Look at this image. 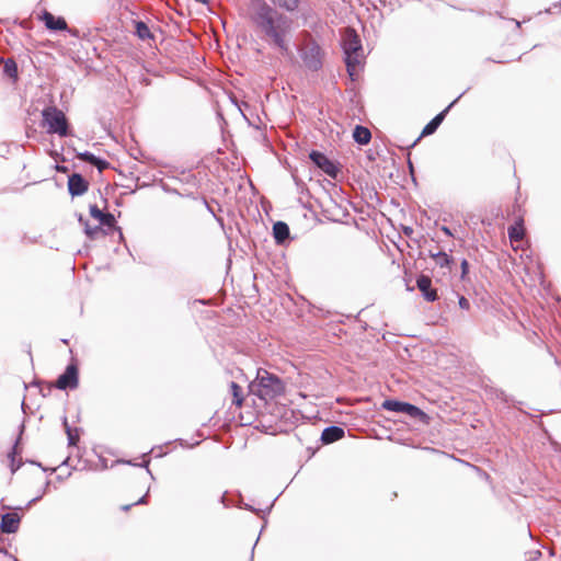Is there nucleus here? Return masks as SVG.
Masks as SVG:
<instances>
[{
    "label": "nucleus",
    "mask_w": 561,
    "mask_h": 561,
    "mask_svg": "<svg viewBox=\"0 0 561 561\" xmlns=\"http://www.w3.org/2000/svg\"><path fill=\"white\" fill-rule=\"evenodd\" d=\"M252 20L256 26L276 45L283 53L288 54L286 35L290 24L287 18L279 14L266 3L260 4L252 13Z\"/></svg>",
    "instance_id": "obj_1"
},
{
    "label": "nucleus",
    "mask_w": 561,
    "mask_h": 561,
    "mask_svg": "<svg viewBox=\"0 0 561 561\" xmlns=\"http://www.w3.org/2000/svg\"><path fill=\"white\" fill-rule=\"evenodd\" d=\"M283 391L284 385L282 380L264 369H259L256 378L249 385V392L264 401L276 398Z\"/></svg>",
    "instance_id": "obj_2"
},
{
    "label": "nucleus",
    "mask_w": 561,
    "mask_h": 561,
    "mask_svg": "<svg viewBox=\"0 0 561 561\" xmlns=\"http://www.w3.org/2000/svg\"><path fill=\"white\" fill-rule=\"evenodd\" d=\"M342 45L345 54L347 71L351 77H354L356 68L362 64L363 59L360 39L354 30H344L342 35Z\"/></svg>",
    "instance_id": "obj_3"
},
{
    "label": "nucleus",
    "mask_w": 561,
    "mask_h": 561,
    "mask_svg": "<svg viewBox=\"0 0 561 561\" xmlns=\"http://www.w3.org/2000/svg\"><path fill=\"white\" fill-rule=\"evenodd\" d=\"M42 115L48 133L58 134L61 137L67 136L68 124L65 114L60 110L49 106L43 111Z\"/></svg>",
    "instance_id": "obj_4"
},
{
    "label": "nucleus",
    "mask_w": 561,
    "mask_h": 561,
    "mask_svg": "<svg viewBox=\"0 0 561 561\" xmlns=\"http://www.w3.org/2000/svg\"><path fill=\"white\" fill-rule=\"evenodd\" d=\"M385 410L405 413L414 419H423L425 417V413L419 409L417 407L407 403L400 402L396 400H385L381 405Z\"/></svg>",
    "instance_id": "obj_5"
},
{
    "label": "nucleus",
    "mask_w": 561,
    "mask_h": 561,
    "mask_svg": "<svg viewBox=\"0 0 561 561\" xmlns=\"http://www.w3.org/2000/svg\"><path fill=\"white\" fill-rule=\"evenodd\" d=\"M302 59L311 70H318L321 67V49L316 43H308L302 48Z\"/></svg>",
    "instance_id": "obj_6"
},
{
    "label": "nucleus",
    "mask_w": 561,
    "mask_h": 561,
    "mask_svg": "<svg viewBox=\"0 0 561 561\" xmlns=\"http://www.w3.org/2000/svg\"><path fill=\"white\" fill-rule=\"evenodd\" d=\"M59 389H73L78 386V369L75 365H69L65 373L59 376L56 383Z\"/></svg>",
    "instance_id": "obj_7"
},
{
    "label": "nucleus",
    "mask_w": 561,
    "mask_h": 561,
    "mask_svg": "<svg viewBox=\"0 0 561 561\" xmlns=\"http://www.w3.org/2000/svg\"><path fill=\"white\" fill-rule=\"evenodd\" d=\"M310 159L328 175H330V176L336 175V172H337L336 167L323 153L318 152V151H312L310 153Z\"/></svg>",
    "instance_id": "obj_8"
},
{
    "label": "nucleus",
    "mask_w": 561,
    "mask_h": 561,
    "mask_svg": "<svg viewBox=\"0 0 561 561\" xmlns=\"http://www.w3.org/2000/svg\"><path fill=\"white\" fill-rule=\"evenodd\" d=\"M20 525V516L16 513H7L1 518V530L5 534L15 533Z\"/></svg>",
    "instance_id": "obj_9"
},
{
    "label": "nucleus",
    "mask_w": 561,
    "mask_h": 561,
    "mask_svg": "<svg viewBox=\"0 0 561 561\" xmlns=\"http://www.w3.org/2000/svg\"><path fill=\"white\" fill-rule=\"evenodd\" d=\"M42 21L44 22L45 26L51 31H64L67 28L65 19L57 18L47 11L43 13Z\"/></svg>",
    "instance_id": "obj_10"
},
{
    "label": "nucleus",
    "mask_w": 561,
    "mask_h": 561,
    "mask_svg": "<svg viewBox=\"0 0 561 561\" xmlns=\"http://www.w3.org/2000/svg\"><path fill=\"white\" fill-rule=\"evenodd\" d=\"M417 288L422 291L423 296L428 301H434L437 298L436 290L432 289V280L427 276H420L416 282Z\"/></svg>",
    "instance_id": "obj_11"
},
{
    "label": "nucleus",
    "mask_w": 561,
    "mask_h": 561,
    "mask_svg": "<svg viewBox=\"0 0 561 561\" xmlns=\"http://www.w3.org/2000/svg\"><path fill=\"white\" fill-rule=\"evenodd\" d=\"M68 187L71 195H81L87 188V182L79 174H72L68 180Z\"/></svg>",
    "instance_id": "obj_12"
},
{
    "label": "nucleus",
    "mask_w": 561,
    "mask_h": 561,
    "mask_svg": "<svg viewBox=\"0 0 561 561\" xmlns=\"http://www.w3.org/2000/svg\"><path fill=\"white\" fill-rule=\"evenodd\" d=\"M135 34L138 36L139 39L144 42L150 43L151 41H154V34L151 32L149 26L142 22V21H135Z\"/></svg>",
    "instance_id": "obj_13"
},
{
    "label": "nucleus",
    "mask_w": 561,
    "mask_h": 561,
    "mask_svg": "<svg viewBox=\"0 0 561 561\" xmlns=\"http://www.w3.org/2000/svg\"><path fill=\"white\" fill-rule=\"evenodd\" d=\"M344 436V430L337 426L327 427L321 435V439L325 444H331Z\"/></svg>",
    "instance_id": "obj_14"
},
{
    "label": "nucleus",
    "mask_w": 561,
    "mask_h": 561,
    "mask_svg": "<svg viewBox=\"0 0 561 561\" xmlns=\"http://www.w3.org/2000/svg\"><path fill=\"white\" fill-rule=\"evenodd\" d=\"M455 102H453L446 110H444L442 113H439L438 115H436L422 130V136H427V135H431L433 134L437 127L440 125V123L443 122L444 117H445V114L447 113V111L453 106Z\"/></svg>",
    "instance_id": "obj_15"
},
{
    "label": "nucleus",
    "mask_w": 561,
    "mask_h": 561,
    "mask_svg": "<svg viewBox=\"0 0 561 561\" xmlns=\"http://www.w3.org/2000/svg\"><path fill=\"white\" fill-rule=\"evenodd\" d=\"M273 236L278 244H282L289 236V228L283 221H277L273 226Z\"/></svg>",
    "instance_id": "obj_16"
},
{
    "label": "nucleus",
    "mask_w": 561,
    "mask_h": 561,
    "mask_svg": "<svg viewBox=\"0 0 561 561\" xmlns=\"http://www.w3.org/2000/svg\"><path fill=\"white\" fill-rule=\"evenodd\" d=\"M79 220L84 225V232L89 239L94 240L105 234L101 226H91L89 222L83 221L82 217Z\"/></svg>",
    "instance_id": "obj_17"
},
{
    "label": "nucleus",
    "mask_w": 561,
    "mask_h": 561,
    "mask_svg": "<svg viewBox=\"0 0 561 561\" xmlns=\"http://www.w3.org/2000/svg\"><path fill=\"white\" fill-rule=\"evenodd\" d=\"M353 137L356 142L360 145H366L369 142L371 134L366 127L356 126L353 133Z\"/></svg>",
    "instance_id": "obj_18"
},
{
    "label": "nucleus",
    "mask_w": 561,
    "mask_h": 561,
    "mask_svg": "<svg viewBox=\"0 0 561 561\" xmlns=\"http://www.w3.org/2000/svg\"><path fill=\"white\" fill-rule=\"evenodd\" d=\"M78 158L82 161L94 164L95 167H98V169L100 171H102L103 169H105L107 167V162L96 158L94 154H92L91 152H88V151L79 153Z\"/></svg>",
    "instance_id": "obj_19"
},
{
    "label": "nucleus",
    "mask_w": 561,
    "mask_h": 561,
    "mask_svg": "<svg viewBox=\"0 0 561 561\" xmlns=\"http://www.w3.org/2000/svg\"><path fill=\"white\" fill-rule=\"evenodd\" d=\"M508 237L512 242H519L524 238L523 220L520 219L514 226L508 228Z\"/></svg>",
    "instance_id": "obj_20"
},
{
    "label": "nucleus",
    "mask_w": 561,
    "mask_h": 561,
    "mask_svg": "<svg viewBox=\"0 0 561 561\" xmlns=\"http://www.w3.org/2000/svg\"><path fill=\"white\" fill-rule=\"evenodd\" d=\"M275 5L287 11H294L298 8L299 0H271Z\"/></svg>",
    "instance_id": "obj_21"
},
{
    "label": "nucleus",
    "mask_w": 561,
    "mask_h": 561,
    "mask_svg": "<svg viewBox=\"0 0 561 561\" xmlns=\"http://www.w3.org/2000/svg\"><path fill=\"white\" fill-rule=\"evenodd\" d=\"M230 389L233 397V403L240 407L243 402V398L241 396V388L236 382H231Z\"/></svg>",
    "instance_id": "obj_22"
},
{
    "label": "nucleus",
    "mask_w": 561,
    "mask_h": 561,
    "mask_svg": "<svg viewBox=\"0 0 561 561\" xmlns=\"http://www.w3.org/2000/svg\"><path fill=\"white\" fill-rule=\"evenodd\" d=\"M435 263L442 267L447 266L450 262L449 256L445 252H438L436 254H432Z\"/></svg>",
    "instance_id": "obj_23"
},
{
    "label": "nucleus",
    "mask_w": 561,
    "mask_h": 561,
    "mask_svg": "<svg viewBox=\"0 0 561 561\" xmlns=\"http://www.w3.org/2000/svg\"><path fill=\"white\" fill-rule=\"evenodd\" d=\"M90 215L92 218L100 222L104 216V213L96 205H91Z\"/></svg>",
    "instance_id": "obj_24"
},
{
    "label": "nucleus",
    "mask_w": 561,
    "mask_h": 561,
    "mask_svg": "<svg viewBox=\"0 0 561 561\" xmlns=\"http://www.w3.org/2000/svg\"><path fill=\"white\" fill-rule=\"evenodd\" d=\"M115 224V217L112 214H104L102 220L99 222V226L113 227Z\"/></svg>",
    "instance_id": "obj_25"
},
{
    "label": "nucleus",
    "mask_w": 561,
    "mask_h": 561,
    "mask_svg": "<svg viewBox=\"0 0 561 561\" xmlns=\"http://www.w3.org/2000/svg\"><path fill=\"white\" fill-rule=\"evenodd\" d=\"M66 432H67V435H68L69 445H76L77 440L79 439L78 433L73 432L67 425H66Z\"/></svg>",
    "instance_id": "obj_26"
},
{
    "label": "nucleus",
    "mask_w": 561,
    "mask_h": 561,
    "mask_svg": "<svg viewBox=\"0 0 561 561\" xmlns=\"http://www.w3.org/2000/svg\"><path fill=\"white\" fill-rule=\"evenodd\" d=\"M4 69L8 75L12 76L16 71V65L14 61L9 60L5 62Z\"/></svg>",
    "instance_id": "obj_27"
},
{
    "label": "nucleus",
    "mask_w": 561,
    "mask_h": 561,
    "mask_svg": "<svg viewBox=\"0 0 561 561\" xmlns=\"http://www.w3.org/2000/svg\"><path fill=\"white\" fill-rule=\"evenodd\" d=\"M459 306L462 309H469L470 304H469L468 299H466L465 297H460L459 298Z\"/></svg>",
    "instance_id": "obj_28"
},
{
    "label": "nucleus",
    "mask_w": 561,
    "mask_h": 561,
    "mask_svg": "<svg viewBox=\"0 0 561 561\" xmlns=\"http://www.w3.org/2000/svg\"><path fill=\"white\" fill-rule=\"evenodd\" d=\"M468 266H469L468 262H467L466 260H465V261H462V263H461L462 277H463V276H465V274L468 272Z\"/></svg>",
    "instance_id": "obj_29"
},
{
    "label": "nucleus",
    "mask_w": 561,
    "mask_h": 561,
    "mask_svg": "<svg viewBox=\"0 0 561 561\" xmlns=\"http://www.w3.org/2000/svg\"><path fill=\"white\" fill-rule=\"evenodd\" d=\"M10 458H11V470L12 472H14L18 467H14V451L10 455Z\"/></svg>",
    "instance_id": "obj_30"
},
{
    "label": "nucleus",
    "mask_w": 561,
    "mask_h": 561,
    "mask_svg": "<svg viewBox=\"0 0 561 561\" xmlns=\"http://www.w3.org/2000/svg\"><path fill=\"white\" fill-rule=\"evenodd\" d=\"M146 497H147V494L144 495L142 497H140L137 502H135L133 505H137V504H145L146 503Z\"/></svg>",
    "instance_id": "obj_31"
},
{
    "label": "nucleus",
    "mask_w": 561,
    "mask_h": 561,
    "mask_svg": "<svg viewBox=\"0 0 561 561\" xmlns=\"http://www.w3.org/2000/svg\"><path fill=\"white\" fill-rule=\"evenodd\" d=\"M130 506H131V505H123V506H122V510H123V511H128V510L130 508Z\"/></svg>",
    "instance_id": "obj_32"
},
{
    "label": "nucleus",
    "mask_w": 561,
    "mask_h": 561,
    "mask_svg": "<svg viewBox=\"0 0 561 561\" xmlns=\"http://www.w3.org/2000/svg\"><path fill=\"white\" fill-rule=\"evenodd\" d=\"M444 231H445V233H448V234L450 233L447 228H444Z\"/></svg>",
    "instance_id": "obj_33"
}]
</instances>
